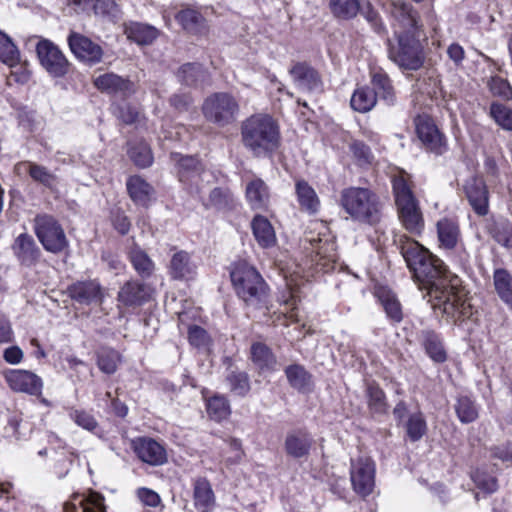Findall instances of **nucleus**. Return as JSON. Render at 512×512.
Listing matches in <instances>:
<instances>
[{"mask_svg": "<svg viewBox=\"0 0 512 512\" xmlns=\"http://www.w3.org/2000/svg\"><path fill=\"white\" fill-rule=\"evenodd\" d=\"M399 249L416 280L428 290L433 309H439L454 322L470 314V305L452 283L444 262L431 254L419 242L406 236L399 239Z\"/></svg>", "mask_w": 512, "mask_h": 512, "instance_id": "nucleus-1", "label": "nucleus"}, {"mask_svg": "<svg viewBox=\"0 0 512 512\" xmlns=\"http://www.w3.org/2000/svg\"><path fill=\"white\" fill-rule=\"evenodd\" d=\"M241 139L254 156H270L280 145L279 127L269 115H252L241 124Z\"/></svg>", "mask_w": 512, "mask_h": 512, "instance_id": "nucleus-2", "label": "nucleus"}, {"mask_svg": "<svg viewBox=\"0 0 512 512\" xmlns=\"http://www.w3.org/2000/svg\"><path fill=\"white\" fill-rule=\"evenodd\" d=\"M426 36L396 30L393 37H387L386 50L389 60L401 70L417 71L425 61L424 45Z\"/></svg>", "mask_w": 512, "mask_h": 512, "instance_id": "nucleus-3", "label": "nucleus"}, {"mask_svg": "<svg viewBox=\"0 0 512 512\" xmlns=\"http://www.w3.org/2000/svg\"><path fill=\"white\" fill-rule=\"evenodd\" d=\"M340 205L357 222L376 225L382 217L379 197L368 188L349 187L341 191Z\"/></svg>", "mask_w": 512, "mask_h": 512, "instance_id": "nucleus-4", "label": "nucleus"}, {"mask_svg": "<svg viewBox=\"0 0 512 512\" xmlns=\"http://www.w3.org/2000/svg\"><path fill=\"white\" fill-rule=\"evenodd\" d=\"M231 280L238 297L246 306L259 309L266 305L268 286L254 267L239 263L231 272Z\"/></svg>", "mask_w": 512, "mask_h": 512, "instance_id": "nucleus-5", "label": "nucleus"}, {"mask_svg": "<svg viewBox=\"0 0 512 512\" xmlns=\"http://www.w3.org/2000/svg\"><path fill=\"white\" fill-rule=\"evenodd\" d=\"M383 10L389 18L393 34L396 30L423 34L424 25L416 8L407 0H387Z\"/></svg>", "mask_w": 512, "mask_h": 512, "instance_id": "nucleus-6", "label": "nucleus"}, {"mask_svg": "<svg viewBox=\"0 0 512 512\" xmlns=\"http://www.w3.org/2000/svg\"><path fill=\"white\" fill-rule=\"evenodd\" d=\"M34 232L47 252L60 254L69 248V241L63 227L51 215H37L34 219Z\"/></svg>", "mask_w": 512, "mask_h": 512, "instance_id": "nucleus-7", "label": "nucleus"}, {"mask_svg": "<svg viewBox=\"0 0 512 512\" xmlns=\"http://www.w3.org/2000/svg\"><path fill=\"white\" fill-rule=\"evenodd\" d=\"M176 163L177 176L184 188L191 195H199L204 188V183L211 176L204 169L202 162L195 156H184L178 153L171 154Z\"/></svg>", "mask_w": 512, "mask_h": 512, "instance_id": "nucleus-8", "label": "nucleus"}, {"mask_svg": "<svg viewBox=\"0 0 512 512\" xmlns=\"http://www.w3.org/2000/svg\"><path fill=\"white\" fill-rule=\"evenodd\" d=\"M202 113L207 121L219 127H224L235 121L239 113V104L228 93H214L205 99L202 105Z\"/></svg>", "mask_w": 512, "mask_h": 512, "instance_id": "nucleus-9", "label": "nucleus"}, {"mask_svg": "<svg viewBox=\"0 0 512 512\" xmlns=\"http://www.w3.org/2000/svg\"><path fill=\"white\" fill-rule=\"evenodd\" d=\"M41 66L53 78L64 77L70 70V62L60 48L48 39H41L36 45Z\"/></svg>", "mask_w": 512, "mask_h": 512, "instance_id": "nucleus-10", "label": "nucleus"}, {"mask_svg": "<svg viewBox=\"0 0 512 512\" xmlns=\"http://www.w3.org/2000/svg\"><path fill=\"white\" fill-rule=\"evenodd\" d=\"M351 482L356 493L369 495L375 484V464L369 457H359L351 461Z\"/></svg>", "mask_w": 512, "mask_h": 512, "instance_id": "nucleus-11", "label": "nucleus"}, {"mask_svg": "<svg viewBox=\"0 0 512 512\" xmlns=\"http://www.w3.org/2000/svg\"><path fill=\"white\" fill-rule=\"evenodd\" d=\"M295 87L305 93L319 94L323 91V81L318 71L307 62H295L289 69Z\"/></svg>", "mask_w": 512, "mask_h": 512, "instance_id": "nucleus-12", "label": "nucleus"}, {"mask_svg": "<svg viewBox=\"0 0 512 512\" xmlns=\"http://www.w3.org/2000/svg\"><path fill=\"white\" fill-rule=\"evenodd\" d=\"M67 41L71 52L80 61L89 65H95L102 60V47L87 36L71 32Z\"/></svg>", "mask_w": 512, "mask_h": 512, "instance_id": "nucleus-13", "label": "nucleus"}, {"mask_svg": "<svg viewBox=\"0 0 512 512\" xmlns=\"http://www.w3.org/2000/svg\"><path fill=\"white\" fill-rule=\"evenodd\" d=\"M315 444L312 434L304 428L287 432L284 439V451L292 459H307Z\"/></svg>", "mask_w": 512, "mask_h": 512, "instance_id": "nucleus-14", "label": "nucleus"}, {"mask_svg": "<svg viewBox=\"0 0 512 512\" xmlns=\"http://www.w3.org/2000/svg\"><path fill=\"white\" fill-rule=\"evenodd\" d=\"M12 253L17 262L24 267L31 268L36 266L42 257V251L34 238L28 233L18 235L12 246Z\"/></svg>", "mask_w": 512, "mask_h": 512, "instance_id": "nucleus-15", "label": "nucleus"}, {"mask_svg": "<svg viewBox=\"0 0 512 512\" xmlns=\"http://www.w3.org/2000/svg\"><path fill=\"white\" fill-rule=\"evenodd\" d=\"M418 138L430 152L442 155L447 150L446 138L439 131L435 123L426 117L418 118L416 122Z\"/></svg>", "mask_w": 512, "mask_h": 512, "instance_id": "nucleus-16", "label": "nucleus"}, {"mask_svg": "<svg viewBox=\"0 0 512 512\" xmlns=\"http://www.w3.org/2000/svg\"><path fill=\"white\" fill-rule=\"evenodd\" d=\"M8 386L16 392L30 395L41 394L43 383L39 376L28 370L9 369L4 372Z\"/></svg>", "mask_w": 512, "mask_h": 512, "instance_id": "nucleus-17", "label": "nucleus"}, {"mask_svg": "<svg viewBox=\"0 0 512 512\" xmlns=\"http://www.w3.org/2000/svg\"><path fill=\"white\" fill-rule=\"evenodd\" d=\"M93 83L101 92L120 99H126L136 91L135 85L132 81L112 72L99 75L94 78Z\"/></svg>", "mask_w": 512, "mask_h": 512, "instance_id": "nucleus-18", "label": "nucleus"}, {"mask_svg": "<svg viewBox=\"0 0 512 512\" xmlns=\"http://www.w3.org/2000/svg\"><path fill=\"white\" fill-rule=\"evenodd\" d=\"M133 449L141 461L151 466H159L167 461V453L164 446L153 438H137L133 441Z\"/></svg>", "mask_w": 512, "mask_h": 512, "instance_id": "nucleus-19", "label": "nucleus"}, {"mask_svg": "<svg viewBox=\"0 0 512 512\" xmlns=\"http://www.w3.org/2000/svg\"><path fill=\"white\" fill-rule=\"evenodd\" d=\"M152 288L138 280L127 281L119 290L117 300L125 307H138L148 302Z\"/></svg>", "mask_w": 512, "mask_h": 512, "instance_id": "nucleus-20", "label": "nucleus"}, {"mask_svg": "<svg viewBox=\"0 0 512 512\" xmlns=\"http://www.w3.org/2000/svg\"><path fill=\"white\" fill-rule=\"evenodd\" d=\"M464 192L474 212L479 216H485L489 209V197L484 180L476 176L467 179Z\"/></svg>", "mask_w": 512, "mask_h": 512, "instance_id": "nucleus-21", "label": "nucleus"}, {"mask_svg": "<svg viewBox=\"0 0 512 512\" xmlns=\"http://www.w3.org/2000/svg\"><path fill=\"white\" fill-rule=\"evenodd\" d=\"M396 207L403 227L413 235H420L424 229V219L418 201L406 202Z\"/></svg>", "mask_w": 512, "mask_h": 512, "instance_id": "nucleus-22", "label": "nucleus"}, {"mask_svg": "<svg viewBox=\"0 0 512 512\" xmlns=\"http://www.w3.org/2000/svg\"><path fill=\"white\" fill-rule=\"evenodd\" d=\"M417 339L433 362L444 363L447 360L448 356L443 340L436 331L428 328L422 329L417 333Z\"/></svg>", "mask_w": 512, "mask_h": 512, "instance_id": "nucleus-23", "label": "nucleus"}, {"mask_svg": "<svg viewBox=\"0 0 512 512\" xmlns=\"http://www.w3.org/2000/svg\"><path fill=\"white\" fill-rule=\"evenodd\" d=\"M67 291L71 299L80 304L89 305L102 299V288L97 280L77 281Z\"/></svg>", "mask_w": 512, "mask_h": 512, "instance_id": "nucleus-24", "label": "nucleus"}, {"mask_svg": "<svg viewBox=\"0 0 512 512\" xmlns=\"http://www.w3.org/2000/svg\"><path fill=\"white\" fill-rule=\"evenodd\" d=\"M126 188L134 204L147 208L155 196V189L139 175L130 176L126 181Z\"/></svg>", "mask_w": 512, "mask_h": 512, "instance_id": "nucleus-25", "label": "nucleus"}, {"mask_svg": "<svg viewBox=\"0 0 512 512\" xmlns=\"http://www.w3.org/2000/svg\"><path fill=\"white\" fill-rule=\"evenodd\" d=\"M194 507L198 512H212L216 505V497L211 483L205 477L193 480Z\"/></svg>", "mask_w": 512, "mask_h": 512, "instance_id": "nucleus-26", "label": "nucleus"}, {"mask_svg": "<svg viewBox=\"0 0 512 512\" xmlns=\"http://www.w3.org/2000/svg\"><path fill=\"white\" fill-rule=\"evenodd\" d=\"M436 227L440 248L454 251L462 246L460 229L454 220L443 218L437 222Z\"/></svg>", "mask_w": 512, "mask_h": 512, "instance_id": "nucleus-27", "label": "nucleus"}, {"mask_svg": "<svg viewBox=\"0 0 512 512\" xmlns=\"http://www.w3.org/2000/svg\"><path fill=\"white\" fill-rule=\"evenodd\" d=\"M295 194L299 208L309 215L318 213L320 199L314 188L305 180H297L295 183Z\"/></svg>", "mask_w": 512, "mask_h": 512, "instance_id": "nucleus-28", "label": "nucleus"}, {"mask_svg": "<svg viewBox=\"0 0 512 512\" xmlns=\"http://www.w3.org/2000/svg\"><path fill=\"white\" fill-rule=\"evenodd\" d=\"M251 229L253 236L260 247L267 249L276 245L277 237L274 227L266 217L256 215L252 219Z\"/></svg>", "mask_w": 512, "mask_h": 512, "instance_id": "nucleus-29", "label": "nucleus"}, {"mask_svg": "<svg viewBox=\"0 0 512 512\" xmlns=\"http://www.w3.org/2000/svg\"><path fill=\"white\" fill-rule=\"evenodd\" d=\"M245 195L249 205L254 210H264L269 204V188L260 178H254L247 183Z\"/></svg>", "mask_w": 512, "mask_h": 512, "instance_id": "nucleus-30", "label": "nucleus"}, {"mask_svg": "<svg viewBox=\"0 0 512 512\" xmlns=\"http://www.w3.org/2000/svg\"><path fill=\"white\" fill-rule=\"evenodd\" d=\"M285 375L290 386L299 393H310L313 389L312 375L300 364L285 368Z\"/></svg>", "mask_w": 512, "mask_h": 512, "instance_id": "nucleus-31", "label": "nucleus"}, {"mask_svg": "<svg viewBox=\"0 0 512 512\" xmlns=\"http://www.w3.org/2000/svg\"><path fill=\"white\" fill-rule=\"evenodd\" d=\"M372 91L376 95V99H380L386 105L392 106L396 102V94L392 81L389 76L383 71L378 70L372 74Z\"/></svg>", "mask_w": 512, "mask_h": 512, "instance_id": "nucleus-32", "label": "nucleus"}, {"mask_svg": "<svg viewBox=\"0 0 512 512\" xmlns=\"http://www.w3.org/2000/svg\"><path fill=\"white\" fill-rule=\"evenodd\" d=\"M493 286L499 299L512 309V274L506 268H495L493 271Z\"/></svg>", "mask_w": 512, "mask_h": 512, "instance_id": "nucleus-33", "label": "nucleus"}, {"mask_svg": "<svg viewBox=\"0 0 512 512\" xmlns=\"http://www.w3.org/2000/svg\"><path fill=\"white\" fill-rule=\"evenodd\" d=\"M196 273V265L191 261L190 255L185 251L176 252L170 261V274L172 278L189 280Z\"/></svg>", "mask_w": 512, "mask_h": 512, "instance_id": "nucleus-34", "label": "nucleus"}, {"mask_svg": "<svg viewBox=\"0 0 512 512\" xmlns=\"http://www.w3.org/2000/svg\"><path fill=\"white\" fill-rule=\"evenodd\" d=\"M22 169H25L29 173L33 181L46 188L52 189L56 184L57 177L45 166L30 161L19 162L15 165V171L17 173H21Z\"/></svg>", "mask_w": 512, "mask_h": 512, "instance_id": "nucleus-35", "label": "nucleus"}, {"mask_svg": "<svg viewBox=\"0 0 512 512\" xmlns=\"http://www.w3.org/2000/svg\"><path fill=\"white\" fill-rule=\"evenodd\" d=\"M251 359L261 371H275L277 369L276 356L264 343L256 342L252 344Z\"/></svg>", "mask_w": 512, "mask_h": 512, "instance_id": "nucleus-36", "label": "nucleus"}, {"mask_svg": "<svg viewBox=\"0 0 512 512\" xmlns=\"http://www.w3.org/2000/svg\"><path fill=\"white\" fill-rule=\"evenodd\" d=\"M30 431V424L23 421L20 414L14 412L8 415L2 436L10 440H23L28 437Z\"/></svg>", "mask_w": 512, "mask_h": 512, "instance_id": "nucleus-37", "label": "nucleus"}, {"mask_svg": "<svg viewBox=\"0 0 512 512\" xmlns=\"http://www.w3.org/2000/svg\"><path fill=\"white\" fill-rule=\"evenodd\" d=\"M126 33L128 38L141 45L152 43L158 36V30L155 27L139 22L129 23L126 26Z\"/></svg>", "mask_w": 512, "mask_h": 512, "instance_id": "nucleus-38", "label": "nucleus"}, {"mask_svg": "<svg viewBox=\"0 0 512 512\" xmlns=\"http://www.w3.org/2000/svg\"><path fill=\"white\" fill-rule=\"evenodd\" d=\"M489 234L502 247L512 249V222L505 218L493 221Z\"/></svg>", "mask_w": 512, "mask_h": 512, "instance_id": "nucleus-39", "label": "nucleus"}, {"mask_svg": "<svg viewBox=\"0 0 512 512\" xmlns=\"http://www.w3.org/2000/svg\"><path fill=\"white\" fill-rule=\"evenodd\" d=\"M128 155L139 168H147L153 163L151 148L143 140L129 142Z\"/></svg>", "mask_w": 512, "mask_h": 512, "instance_id": "nucleus-40", "label": "nucleus"}, {"mask_svg": "<svg viewBox=\"0 0 512 512\" xmlns=\"http://www.w3.org/2000/svg\"><path fill=\"white\" fill-rule=\"evenodd\" d=\"M377 99L371 88L363 86L357 88L351 96L350 105L353 110L365 113L376 105Z\"/></svg>", "mask_w": 512, "mask_h": 512, "instance_id": "nucleus-41", "label": "nucleus"}, {"mask_svg": "<svg viewBox=\"0 0 512 512\" xmlns=\"http://www.w3.org/2000/svg\"><path fill=\"white\" fill-rule=\"evenodd\" d=\"M129 258L134 269L142 278L152 275L155 267L154 262L139 246L134 245L130 249Z\"/></svg>", "mask_w": 512, "mask_h": 512, "instance_id": "nucleus-42", "label": "nucleus"}, {"mask_svg": "<svg viewBox=\"0 0 512 512\" xmlns=\"http://www.w3.org/2000/svg\"><path fill=\"white\" fill-rule=\"evenodd\" d=\"M454 408L459 421L463 424L472 423L478 418V407L467 395L458 396Z\"/></svg>", "mask_w": 512, "mask_h": 512, "instance_id": "nucleus-43", "label": "nucleus"}, {"mask_svg": "<svg viewBox=\"0 0 512 512\" xmlns=\"http://www.w3.org/2000/svg\"><path fill=\"white\" fill-rule=\"evenodd\" d=\"M206 76V70L198 63H186L178 70V78L187 86H197L203 83Z\"/></svg>", "mask_w": 512, "mask_h": 512, "instance_id": "nucleus-44", "label": "nucleus"}, {"mask_svg": "<svg viewBox=\"0 0 512 512\" xmlns=\"http://www.w3.org/2000/svg\"><path fill=\"white\" fill-rule=\"evenodd\" d=\"M368 408L373 414H385L388 411V403L385 392L376 383H369L366 388Z\"/></svg>", "mask_w": 512, "mask_h": 512, "instance_id": "nucleus-45", "label": "nucleus"}, {"mask_svg": "<svg viewBox=\"0 0 512 512\" xmlns=\"http://www.w3.org/2000/svg\"><path fill=\"white\" fill-rule=\"evenodd\" d=\"M0 61L10 67L20 62V51L13 39L0 30Z\"/></svg>", "mask_w": 512, "mask_h": 512, "instance_id": "nucleus-46", "label": "nucleus"}, {"mask_svg": "<svg viewBox=\"0 0 512 512\" xmlns=\"http://www.w3.org/2000/svg\"><path fill=\"white\" fill-rule=\"evenodd\" d=\"M329 8L336 18L350 20L359 13L360 2L359 0H330Z\"/></svg>", "mask_w": 512, "mask_h": 512, "instance_id": "nucleus-47", "label": "nucleus"}, {"mask_svg": "<svg viewBox=\"0 0 512 512\" xmlns=\"http://www.w3.org/2000/svg\"><path fill=\"white\" fill-rule=\"evenodd\" d=\"M405 429L408 438L412 442L419 441L427 433V422L421 411L409 414L405 421Z\"/></svg>", "mask_w": 512, "mask_h": 512, "instance_id": "nucleus-48", "label": "nucleus"}, {"mask_svg": "<svg viewBox=\"0 0 512 512\" xmlns=\"http://www.w3.org/2000/svg\"><path fill=\"white\" fill-rule=\"evenodd\" d=\"M392 187L396 205L417 200L408 184V175L401 171L392 178Z\"/></svg>", "mask_w": 512, "mask_h": 512, "instance_id": "nucleus-49", "label": "nucleus"}, {"mask_svg": "<svg viewBox=\"0 0 512 512\" xmlns=\"http://www.w3.org/2000/svg\"><path fill=\"white\" fill-rule=\"evenodd\" d=\"M226 382L230 391L240 397H245L251 389L249 376L244 371L231 370L226 376Z\"/></svg>", "mask_w": 512, "mask_h": 512, "instance_id": "nucleus-50", "label": "nucleus"}, {"mask_svg": "<svg viewBox=\"0 0 512 512\" xmlns=\"http://www.w3.org/2000/svg\"><path fill=\"white\" fill-rule=\"evenodd\" d=\"M175 18L183 29L191 33H198L203 27V16L191 8L182 9L176 14Z\"/></svg>", "mask_w": 512, "mask_h": 512, "instance_id": "nucleus-51", "label": "nucleus"}, {"mask_svg": "<svg viewBox=\"0 0 512 512\" xmlns=\"http://www.w3.org/2000/svg\"><path fill=\"white\" fill-rule=\"evenodd\" d=\"M77 457L78 454L74 449H67L66 451L55 454L52 464L53 473L59 479L66 477Z\"/></svg>", "mask_w": 512, "mask_h": 512, "instance_id": "nucleus-52", "label": "nucleus"}, {"mask_svg": "<svg viewBox=\"0 0 512 512\" xmlns=\"http://www.w3.org/2000/svg\"><path fill=\"white\" fill-rule=\"evenodd\" d=\"M379 299L388 319L393 323L401 322L403 313L397 297L390 291H381L379 293Z\"/></svg>", "mask_w": 512, "mask_h": 512, "instance_id": "nucleus-53", "label": "nucleus"}, {"mask_svg": "<svg viewBox=\"0 0 512 512\" xmlns=\"http://www.w3.org/2000/svg\"><path fill=\"white\" fill-rule=\"evenodd\" d=\"M205 206L217 210H231L235 206V200L228 189L217 187L210 192L208 202Z\"/></svg>", "mask_w": 512, "mask_h": 512, "instance_id": "nucleus-54", "label": "nucleus"}, {"mask_svg": "<svg viewBox=\"0 0 512 512\" xmlns=\"http://www.w3.org/2000/svg\"><path fill=\"white\" fill-rule=\"evenodd\" d=\"M206 409L209 417L215 421L226 419L230 413V404L225 396L215 395L206 402Z\"/></svg>", "mask_w": 512, "mask_h": 512, "instance_id": "nucleus-55", "label": "nucleus"}, {"mask_svg": "<svg viewBox=\"0 0 512 512\" xmlns=\"http://www.w3.org/2000/svg\"><path fill=\"white\" fill-rule=\"evenodd\" d=\"M119 361L120 354L115 349L103 347L97 352V365L103 373H115Z\"/></svg>", "mask_w": 512, "mask_h": 512, "instance_id": "nucleus-56", "label": "nucleus"}, {"mask_svg": "<svg viewBox=\"0 0 512 512\" xmlns=\"http://www.w3.org/2000/svg\"><path fill=\"white\" fill-rule=\"evenodd\" d=\"M92 7L96 16L107 21L116 22L120 18L121 11L114 0H95Z\"/></svg>", "mask_w": 512, "mask_h": 512, "instance_id": "nucleus-57", "label": "nucleus"}, {"mask_svg": "<svg viewBox=\"0 0 512 512\" xmlns=\"http://www.w3.org/2000/svg\"><path fill=\"white\" fill-rule=\"evenodd\" d=\"M490 116L504 130L512 131V109L508 106L493 102L490 106Z\"/></svg>", "mask_w": 512, "mask_h": 512, "instance_id": "nucleus-58", "label": "nucleus"}, {"mask_svg": "<svg viewBox=\"0 0 512 512\" xmlns=\"http://www.w3.org/2000/svg\"><path fill=\"white\" fill-rule=\"evenodd\" d=\"M349 150L358 166H368L374 159L370 147L360 140H353L349 145Z\"/></svg>", "mask_w": 512, "mask_h": 512, "instance_id": "nucleus-59", "label": "nucleus"}, {"mask_svg": "<svg viewBox=\"0 0 512 512\" xmlns=\"http://www.w3.org/2000/svg\"><path fill=\"white\" fill-rule=\"evenodd\" d=\"M70 418L81 428L98 435V422L92 414L84 410L74 409L70 412Z\"/></svg>", "mask_w": 512, "mask_h": 512, "instance_id": "nucleus-60", "label": "nucleus"}, {"mask_svg": "<svg viewBox=\"0 0 512 512\" xmlns=\"http://www.w3.org/2000/svg\"><path fill=\"white\" fill-rule=\"evenodd\" d=\"M365 20L370 24L371 29L379 36H386L388 33L387 27L383 22L380 14L370 4H368L362 11Z\"/></svg>", "mask_w": 512, "mask_h": 512, "instance_id": "nucleus-61", "label": "nucleus"}, {"mask_svg": "<svg viewBox=\"0 0 512 512\" xmlns=\"http://www.w3.org/2000/svg\"><path fill=\"white\" fill-rule=\"evenodd\" d=\"M488 87L493 95L512 99V88L507 80L499 76H493L488 81Z\"/></svg>", "mask_w": 512, "mask_h": 512, "instance_id": "nucleus-62", "label": "nucleus"}, {"mask_svg": "<svg viewBox=\"0 0 512 512\" xmlns=\"http://www.w3.org/2000/svg\"><path fill=\"white\" fill-rule=\"evenodd\" d=\"M80 512H106L103 496L92 493L89 497L79 500Z\"/></svg>", "mask_w": 512, "mask_h": 512, "instance_id": "nucleus-63", "label": "nucleus"}, {"mask_svg": "<svg viewBox=\"0 0 512 512\" xmlns=\"http://www.w3.org/2000/svg\"><path fill=\"white\" fill-rule=\"evenodd\" d=\"M472 479L478 488L487 493H493L498 488L497 479L495 477L487 475L479 470L474 472Z\"/></svg>", "mask_w": 512, "mask_h": 512, "instance_id": "nucleus-64", "label": "nucleus"}]
</instances>
